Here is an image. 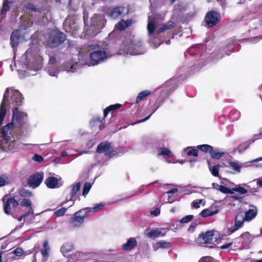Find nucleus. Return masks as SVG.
Returning <instances> with one entry per match:
<instances>
[{"label":"nucleus","instance_id":"1","mask_svg":"<svg viewBox=\"0 0 262 262\" xmlns=\"http://www.w3.org/2000/svg\"><path fill=\"white\" fill-rule=\"evenodd\" d=\"M29 127L27 114L19 108H15L12 111L11 122L0 130V148L6 151L17 148V145L14 139V133H23L27 131Z\"/></svg>","mask_w":262,"mask_h":262},{"label":"nucleus","instance_id":"2","mask_svg":"<svg viewBox=\"0 0 262 262\" xmlns=\"http://www.w3.org/2000/svg\"><path fill=\"white\" fill-rule=\"evenodd\" d=\"M163 21V18L158 14H152L148 16L147 30L149 36V42L154 48H158L163 41H161L159 38V34L168 29L173 28L175 23L171 21H169L167 24H164L163 26L158 29L157 32H155V30Z\"/></svg>","mask_w":262,"mask_h":262},{"label":"nucleus","instance_id":"3","mask_svg":"<svg viewBox=\"0 0 262 262\" xmlns=\"http://www.w3.org/2000/svg\"><path fill=\"white\" fill-rule=\"evenodd\" d=\"M23 99V96L18 90L12 88L7 89L0 106V126L6 114L7 107L12 109V111L15 108H19Z\"/></svg>","mask_w":262,"mask_h":262},{"label":"nucleus","instance_id":"4","mask_svg":"<svg viewBox=\"0 0 262 262\" xmlns=\"http://www.w3.org/2000/svg\"><path fill=\"white\" fill-rule=\"evenodd\" d=\"M43 58L38 54H32L31 50H28L22 56L19 62L14 66L18 68L19 71H33L36 72L42 68Z\"/></svg>","mask_w":262,"mask_h":262},{"label":"nucleus","instance_id":"5","mask_svg":"<svg viewBox=\"0 0 262 262\" xmlns=\"http://www.w3.org/2000/svg\"><path fill=\"white\" fill-rule=\"evenodd\" d=\"M111 56L112 54L105 49H98L91 52L89 58L86 55H81L80 62L82 66H94Z\"/></svg>","mask_w":262,"mask_h":262},{"label":"nucleus","instance_id":"6","mask_svg":"<svg viewBox=\"0 0 262 262\" xmlns=\"http://www.w3.org/2000/svg\"><path fill=\"white\" fill-rule=\"evenodd\" d=\"M66 38V36L62 32L54 30L50 33L48 43L51 48L56 47L62 43Z\"/></svg>","mask_w":262,"mask_h":262},{"label":"nucleus","instance_id":"7","mask_svg":"<svg viewBox=\"0 0 262 262\" xmlns=\"http://www.w3.org/2000/svg\"><path fill=\"white\" fill-rule=\"evenodd\" d=\"M89 209L84 208L75 212L71 219L70 225L74 227L81 226L84 222V218L88 216Z\"/></svg>","mask_w":262,"mask_h":262},{"label":"nucleus","instance_id":"8","mask_svg":"<svg viewBox=\"0 0 262 262\" xmlns=\"http://www.w3.org/2000/svg\"><path fill=\"white\" fill-rule=\"evenodd\" d=\"M127 52L130 55H137L144 53L145 50L140 40H134L128 45Z\"/></svg>","mask_w":262,"mask_h":262},{"label":"nucleus","instance_id":"9","mask_svg":"<svg viewBox=\"0 0 262 262\" xmlns=\"http://www.w3.org/2000/svg\"><path fill=\"white\" fill-rule=\"evenodd\" d=\"M105 23V20L103 15L95 14L91 18L90 26L92 31L95 30L94 34H96L104 27Z\"/></svg>","mask_w":262,"mask_h":262},{"label":"nucleus","instance_id":"10","mask_svg":"<svg viewBox=\"0 0 262 262\" xmlns=\"http://www.w3.org/2000/svg\"><path fill=\"white\" fill-rule=\"evenodd\" d=\"M213 231H207L205 233H201L196 239V242L198 245L203 246L205 244H212L214 241H216V237Z\"/></svg>","mask_w":262,"mask_h":262},{"label":"nucleus","instance_id":"11","mask_svg":"<svg viewBox=\"0 0 262 262\" xmlns=\"http://www.w3.org/2000/svg\"><path fill=\"white\" fill-rule=\"evenodd\" d=\"M221 20L220 14L215 11H210L207 13L205 17L206 26L208 28L216 25Z\"/></svg>","mask_w":262,"mask_h":262},{"label":"nucleus","instance_id":"12","mask_svg":"<svg viewBox=\"0 0 262 262\" xmlns=\"http://www.w3.org/2000/svg\"><path fill=\"white\" fill-rule=\"evenodd\" d=\"M128 13V9L122 6L116 7L112 9L109 12L108 15L112 19H116L119 17H123Z\"/></svg>","mask_w":262,"mask_h":262},{"label":"nucleus","instance_id":"13","mask_svg":"<svg viewBox=\"0 0 262 262\" xmlns=\"http://www.w3.org/2000/svg\"><path fill=\"white\" fill-rule=\"evenodd\" d=\"M246 221L243 213L238 212L234 218V224L228 229L230 233H233L243 226L244 222Z\"/></svg>","mask_w":262,"mask_h":262},{"label":"nucleus","instance_id":"14","mask_svg":"<svg viewBox=\"0 0 262 262\" xmlns=\"http://www.w3.org/2000/svg\"><path fill=\"white\" fill-rule=\"evenodd\" d=\"M43 177V173H36L31 176L29 179V185L34 188L37 187L41 183Z\"/></svg>","mask_w":262,"mask_h":262},{"label":"nucleus","instance_id":"15","mask_svg":"<svg viewBox=\"0 0 262 262\" xmlns=\"http://www.w3.org/2000/svg\"><path fill=\"white\" fill-rule=\"evenodd\" d=\"M80 55L79 57V62L73 63L72 62H65L62 64V68L63 70L67 71L68 73H74L76 72L81 67L82 65L80 62Z\"/></svg>","mask_w":262,"mask_h":262},{"label":"nucleus","instance_id":"16","mask_svg":"<svg viewBox=\"0 0 262 262\" xmlns=\"http://www.w3.org/2000/svg\"><path fill=\"white\" fill-rule=\"evenodd\" d=\"M61 178H58L53 176H49L45 181V183L48 188L51 189L59 188L62 184L59 183Z\"/></svg>","mask_w":262,"mask_h":262},{"label":"nucleus","instance_id":"17","mask_svg":"<svg viewBox=\"0 0 262 262\" xmlns=\"http://www.w3.org/2000/svg\"><path fill=\"white\" fill-rule=\"evenodd\" d=\"M20 38V34L19 30L14 31L11 35L10 37V45L13 48L14 56L13 59L15 58V53L16 52V47L19 43V41Z\"/></svg>","mask_w":262,"mask_h":262},{"label":"nucleus","instance_id":"18","mask_svg":"<svg viewBox=\"0 0 262 262\" xmlns=\"http://www.w3.org/2000/svg\"><path fill=\"white\" fill-rule=\"evenodd\" d=\"M81 187V184L80 182H77L72 186V188L71 190V192L70 193L69 196H67L66 201L62 202L60 204V206L63 205L66 202H69V201H72V204L70 206V207L72 206L74 204V200H73V197L75 196L76 193L80 190Z\"/></svg>","mask_w":262,"mask_h":262},{"label":"nucleus","instance_id":"19","mask_svg":"<svg viewBox=\"0 0 262 262\" xmlns=\"http://www.w3.org/2000/svg\"><path fill=\"white\" fill-rule=\"evenodd\" d=\"M167 230L165 228H161L160 229H156L152 230L149 232H147V236L149 238H155L159 236H164Z\"/></svg>","mask_w":262,"mask_h":262},{"label":"nucleus","instance_id":"20","mask_svg":"<svg viewBox=\"0 0 262 262\" xmlns=\"http://www.w3.org/2000/svg\"><path fill=\"white\" fill-rule=\"evenodd\" d=\"M137 244L136 239L135 237H130L125 244L121 246V248L124 251H130L136 247Z\"/></svg>","mask_w":262,"mask_h":262},{"label":"nucleus","instance_id":"21","mask_svg":"<svg viewBox=\"0 0 262 262\" xmlns=\"http://www.w3.org/2000/svg\"><path fill=\"white\" fill-rule=\"evenodd\" d=\"M257 214V208L254 206H250V208L245 212V220L250 221L255 218Z\"/></svg>","mask_w":262,"mask_h":262},{"label":"nucleus","instance_id":"22","mask_svg":"<svg viewBox=\"0 0 262 262\" xmlns=\"http://www.w3.org/2000/svg\"><path fill=\"white\" fill-rule=\"evenodd\" d=\"M239 239L241 240V242L243 244V247L248 248L249 245L252 241V237L249 232H245L241 235Z\"/></svg>","mask_w":262,"mask_h":262},{"label":"nucleus","instance_id":"23","mask_svg":"<svg viewBox=\"0 0 262 262\" xmlns=\"http://www.w3.org/2000/svg\"><path fill=\"white\" fill-rule=\"evenodd\" d=\"M111 148V143L107 142H101L97 147V152L103 153L108 152Z\"/></svg>","mask_w":262,"mask_h":262},{"label":"nucleus","instance_id":"24","mask_svg":"<svg viewBox=\"0 0 262 262\" xmlns=\"http://www.w3.org/2000/svg\"><path fill=\"white\" fill-rule=\"evenodd\" d=\"M50 250L48 242L45 241L43 243V248L41 250L43 261H45L47 260L49 255Z\"/></svg>","mask_w":262,"mask_h":262},{"label":"nucleus","instance_id":"25","mask_svg":"<svg viewBox=\"0 0 262 262\" xmlns=\"http://www.w3.org/2000/svg\"><path fill=\"white\" fill-rule=\"evenodd\" d=\"M171 243L168 242L161 241L157 243L153 246L154 251H157L159 248L168 249L171 247Z\"/></svg>","mask_w":262,"mask_h":262},{"label":"nucleus","instance_id":"26","mask_svg":"<svg viewBox=\"0 0 262 262\" xmlns=\"http://www.w3.org/2000/svg\"><path fill=\"white\" fill-rule=\"evenodd\" d=\"M73 248V245L70 243H65L61 247L60 251L64 256H68L69 253Z\"/></svg>","mask_w":262,"mask_h":262},{"label":"nucleus","instance_id":"27","mask_svg":"<svg viewBox=\"0 0 262 262\" xmlns=\"http://www.w3.org/2000/svg\"><path fill=\"white\" fill-rule=\"evenodd\" d=\"M132 24L130 20H121L115 25V28L119 31H123Z\"/></svg>","mask_w":262,"mask_h":262},{"label":"nucleus","instance_id":"28","mask_svg":"<svg viewBox=\"0 0 262 262\" xmlns=\"http://www.w3.org/2000/svg\"><path fill=\"white\" fill-rule=\"evenodd\" d=\"M219 212L218 209H215L213 211L210 210L209 209L207 208L203 210L199 214L203 217H207L211 216L217 214Z\"/></svg>","mask_w":262,"mask_h":262},{"label":"nucleus","instance_id":"29","mask_svg":"<svg viewBox=\"0 0 262 262\" xmlns=\"http://www.w3.org/2000/svg\"><path fill=\"white\" fill-rule=\"evenodd\" d=\"M210 154L212 158L219 159L223 156L224 152L218 148L213 149L212 147V149L211 150Z\"/></svg>","mask_w":262,"mask_h":262},{"label":"nucleus","instance_id":"30","mask_svg":"<svg viewBox=\"0 0 262 262\" xmlns=\"http://www.w3.org/2000/svg\"><path fill=\"white\" fill-rule=\"evenodd\" d=\"M91 125L92 127L98 126L99 130L103 129L104 127V123L102 122V120L98 118H94L91 121Z\"/></svg>","mask_w":262,"mask_h":262},{"label":"nucleus","instance_id":"31","mask_svg":"<svg viewBox=\"0 0 262 262\" xmlns=\"http://www.w3.org/2000/svg\"><path fill=\"white\" fill-rule=\"evenodd\" d=\"M166 156L169 157H172L173 155L171 151L165 147H160L158 148L157 156Z\"/></svg>","mask_w":262,"mask_h":262},{"label":"nucleus","instance_id":"32","mask_svg":"<svg viewBox=\"0 0 262 262\" xmlns=\"http://www.w3.org/2000/svg\"><path fill=\"white\" fill-rule=\"evenodd\" d=\"M47 71L50 76L56 77H57V75L59 73V70L58 68L55 66H53L52 67H47Z\"/></svg>","mask_w":262,"mask_h":262},{"label":"nucleus","instance_id":"33","mask_svg":"<svg viewBox=\"0 0 262 262\" xmlns=\"http://www.w3.org/2000/svg\"><path fill=\"white\" fill-rule=\"evenodd\" d=\"M151 92L148 90H145L139 93L137 97L136 103H139L141 100L144 99L146 97L150 94Z\"/></svg>","mask_w":262,"mask_h":262},{"label":"nucleus","instance_id":"34","mask_svg":"<svg viewBox=\"0 0 262 262\" xmlns=\"http://www.w3.org/2000/svg\"><path fill=\"white\" fill-rule=\"evenodd\" d=\"M25 7L27 10H28L31 12H41V10L39 8H37L34 4L32 3H28L25 5Z\"/></svg>","mask_w":262,"mask_h":262},{"label":"nucleus","instance_id":"35","mask_svg":"<svg viewBox=\"0 0 262 262\" xmlns=\"http://www.w3.org/2000/svg\"><path fill=\"white\" fill-rule=\"evenodd\" d=\"M215 185H216L217 187H219V190L221 192H222L224 193H225V194H227V193L233 194V191L232 190V189H229L223 185H219V184H217L216 183H213L212 186H214Z\"/></svg>","mask_w":262,"mask_h":262},{"label":"nucleus","instance_id":"36","mask_svg":"<svg viewBox=\"0 0 262 262\" xmlns=\"http://www.w3.org/2000/svg\"><path fill=\"white\" fill-rule=\"evenodd\" d=\"M229 164L234 170L238 172L241 171V169L243 167V164L238 163L237 161L230 162Z\"/></svg>","mask_w":262,"mask_h":262},{"label":"nucleus","instance_id":"37","mask_svg":"<svg viewBox=\"0 0 262 262\" xmlns=\"http://www.w3.org/2000/svg\"><path fill=\"white\" fill-rule=\"evenodd\" d=\"M120 107H121V104H115L111 105L107 107L104 110V112H103L104 116L106 117L110 112H111V111L115 110Z\"/></svg>","mask_w":262,"mask_h":262},{"label":"nucleus","instance_id":"38","mask_svg":"<svg viewBox=\"0 0 262 262\" xmlns=\"http://www.w3.org/2000/svg\"><path fill=\"white\" fill-rule=\"evenodd\" d=\"M198 149L205 152L210 153L212 149V146L208 144H203L198 145Z\"/></svg>","mask_w":262,"mask_h":262},{"label":"nucleus","instance_id":"39","mask_svg":"<svg viewBox=\"0 0 262 262\" xmlns=\"http://www.w3.org/2000/svg\"><path fill=\"white\" fill-rule=\"evenodd\" d=\"M12 2L9 0H5L3 3V8L1 11V14H5L10 9V5L12 4Z\"/></svg>","mask_w":262,"mask_h":262},{"label":"nucleus","instance_id":"40","mask_svg":"<svg viewBox=\"0 0 262 262\" xmlns=\"http://www.w3.org/2000/svg\"><path fill=\"white\" fill-rule=\"evenodd\" d=\"M220 165H215L213 167H211L209 165V170L211 174L214 177H219V169L220 168Z\"/></svg>","mask_w":262,"mask_h":262},{"label":"nucleus","instance_id":"41","mask_svg":"<svg viewBox=\"0 0 262 262\" xmlns=\"http://www.w3.org/2000/svg\"><path fill=\"white\" fill-rule=\"evenodd\" d=\"M92 187V184L91 183L86 182L84 184L83 188V192L82 194L84 196H86L88 193H89V191L90 190L91 188Z\"/></svg>","mask_w":262,"mask_h":262},{"label":"nucleus","instance_id":"42","mask_svg":"<svg viewBox=\"0 0 262 262\" xmlns=\"http://www.w3.org/2000/svg\"><path fill=\"white\" fill-rule=\"evenodd\" d=\"M19 195L22 197H29L32 195V193L31 191L25 189H21L19 191Z\"/></svg>","mask_w":262,"mask_h":262},{"label":"nucleus","instance_id":"43","mask_svg":"<svg viewBox=\"0 0 262 262\" xmlns=\"http://www.w3.org/2000/svg\"><path fill=\"white\" fill-rule=\"evenodd\" d=\"M104 206V204L100 203L96 204L93 207L88 208L89 209L90 212H97L100 210H101Z\"/></svg>","mask_w":262,"mask_h":262},{"label":"nucleus","instance_id":"44","mask_svg":"<svg viewBox=\"0 0 262 262\" xmlns=\"http://www.w3.org/2000/svg\"><path fill=\"white\" fill-rule=\"evenodd\" d=\"M232 190L233 191V193L234 192H237L241 194H244L247 192V190L244 187L241 186H238L234 188H232Z\"/></svg>","mask_w":262,"mask_h":262},{"label":"nucleus","instance_id":"45","mask_svg":"<svg viewBox=\"0 0 262 262\" xmlns=\"http://www.w3.org/2000/svg\"><path fill=\"white\" fill-rule=\"evenodd\" d=\"M9 183V180L7 177L6 176H0V187H2Z\"/></svg>","mask_w":262,"mask_h":262},{"label":"nucleus","instance_id":"46","mask_svg":"<svg viewBox=\"0 0 262 262\" xmlns=\"http://www.w3.org/2000/svg\"><path fill=\"white\" fill-rule=\"evenodd\" d=\"M11 204L9 203L8 200H7V201L4 203V210L6 214H9L10 211H11V207H10Z\"/></svg>","mask_w":262,"mask_h":262},{"label":"nucleus","instance_id":"47","mask_svg":"<svg viewBox=\"0 0 262 262\" xmlns=\"http://www.w3.org/2000/svg\"><path fill=\"white\" fill-rule=\"evenodd\" d=\"M21 206L23 207H27L29 208V209L32 208L31 201L26 199H24L20 202Z\"/></svg>","mask_w":262,"mask_h":262},{"label":"nucleus","instance_id":"48","mask_svg":"<svg viewBox=\"0 0 262 262\" xmlns=\"http://www.w3.org/2000/svg\"><path fill=\"white\" fill-rule=\"evenodd\" d=\"M193 218V215H188L183 217L180 223L182 224H185L190 222L192 219Z\"/></svg>","mask_w":262,"mask_h":262},{"label":"nucleus","instance_id":"49","mask_svg":"<svg viewBox=\"0 0 262 262\" xmlns=\"http://www.w3.org/2000/svg\"><path fill=\"white\" fill-rule=\"evenodd\" d=\"M67 210V208H60L54 212L55 215L57 216H61L64 214L66 211Z\"/></svg>","mask_w":262,"mask_h":262},{"label":"nucleus","instance_id":"50","mask_svg":"<svg viewBox=\"0 0 262 262\" xmlns=\"http://www.w3.org/2000/svg\"><path fill=\"white\" fill-rule=\"evenodd\" d=\"M159 107V106H158V105L156 106L155 108L153 110L152 113L149 115H148V116L145 117L144 118H143L141 120L137 121V122L136 123L143 122H144V121L147 120L150 117L151 115L158 109Z\"/></svg>","mask_w":262,"mask_h":262},{"label":"nucleus","instance_id":"51","mask_svg":"<svg viewBox=\"0 0 262 262\" xmlns=\"http://www.w3.org/2000/svg\"><path fill=\"white\" fill-rule=\"evenodd\" d=\"M254 142V140H253L252 141L246 142L243 144L240 145V146L238 147L239 151L241 152L242 150H245L247 147H248V146H249L250 143H251L252 142Z\"/></svg>","mask_w":262,"mask_h":262},{"label":"nucleus","instance_id":"52","mask_svg":"<svg viewBox=\"0 0 262 262\" xmlns=\"http://www.w3.org/2000/svg\"><path fill=\"white\" fill-rule=\"evenodd\" d=\"M56 62V59L54 56H50L48 67H52L53 66H54V64H55Z\"/></svg>","mask_w":262,"mask_h":262},{"label":"nucleus","instance_id":"53","mask_svg":"<svg viewBox=\"0 0 262 262\" xmlns=\"http://www.w3.org/2000/svg\"><path fill=\"white\" fill-rule=\"evenodd\" d=\"M33 214V209L32 208H31L30 209H29V210L26 213H25L24 215H21L18 219V221H21L23 219L25 218L26 216H27L28 215H30V214Z\"/></svg>","mask_w":262,"mask_h":262},{"label":"nucleus","instance_id":"54","mask_svg":"<svg viewBox=\"0 0 262 262\" xmlns=\"http://www.w3.org/2000/svg\"><path fill=\"white\" fill-rule=\"evenodd\" d=\"M187 155L189 156L196 157L198 155V150L197 149L192 148L187 151Z\"/></svg>","mask_w":262,"mask_h":262},{"label":"nucleus","instance_id":"55","mask_svg":"<svg viewBox=\"0 0 262 262\" xmlns=\"http://www.w3.org/2000/svg\"><path fill=\"white\" fill-rule=\"evenodd\" d=\"M9 203L12 205L13 207H17L19 203L17 201H16L14 198H10L8 199Z\"/></svg>","mask_w":262,"mask_h":262},{"label":"nucleus","instance_id":"56","mask_svg":"<svg viewBox=\"0 0 262 262\" xmlns=\"http://www.w3.org/2000/svg\"><path fill=\"white\" fill-rule=\"evenodd\" d=\"M203 203V200L200 199L199 200L193 201L192 203V206L195 208H199L200 207V204Z\"/></svg>","mask_w":262,"mask_h":262},{"label":"nucleus","instance_id":"57","mask_svg":"<svg viewBox=\"0 0 262 262\" xmlns=\"http://www.w3.org/2000/svg\"><path fill=\"white\" fill-rule=\"evenodd\" d=\"M12 253L15 254L17 256H20L23 254V250L20 248H17L13 250Z\"/></svg>","mask_w":262,"mask_h":262},{"label":"nucleus","instance_id":"58","mask_svg":"<svg viewBox=\"0 0 262 262\" xmlns=\"http://www.w3.org/2000/svg\"><path fill=\"white\" fill-rule=\"evenodd\" d=\"M199 262H213V258L211 257H204L200 259Z\"/></svg>","mask_w":262,"mask_h":262},{"label":"nucleus","instance_id":"59","mask_svg":"<svg viewBox=\"0 0 262 262\" xmlns=\"http://www.w3.org/2000/svg\"><path fill=\"white\" fill-rule=\"evenodd\" d=\"M33 159L34 161H37L39 162H41L43 161V159L42 156L37 155V154H36L34 156Z\"/></svg>","mask_w":262,"mask_h":262},{"label":"nucleus","instance_id":"60","mask_svg":"<svg viewBox=\"0 0 262 262\" xmlns=\"http://www.w3.org/2000/svg\"><path fill=\"white\" fill-rule=\"evenodd\" d=\"M150 214L154 216H158L160 214V210L158 208H156L154 210L150 211Z\"/></svg>","mask_w":262,"mask_h":262},{"label":"nucleus","instance_id":"61","mask_svg":"<svg viewBox=\"0 0 262 262\" xmlns=\"http://www.w3.org/2000/svg\"><path fill=\"white\" fill-rule=\"evenodd\" d=\"M95 139H92L90 140L88 143H87V146L89 148H92L95 144Z\"/></svg>","mask_w":262,"mask_h":262},{"label":"nucleus","instance_id":"62","mask_svg":"<svg viewBox=\"0 0 262 262\" xmlns=\"http://www.w3.org/2000/svg\"><path fill=\"white\" fill-rule=\"evenodd\" d=\"M178 191V190L177 188H173V189H172L168 191L167 192H166L165 193V194H172V193H175L177 192Z\"/></svg>","mask_w":262,"mask_h":262},{"label":"nucleus","instance_id":"63","mask_svg":"<svg viewBox=\"0 0 262 262\" xmlns=\"http://www.w3.org/2000/svg\"><path fill=\"white\" fill-rule=\"evenodd\" d=\"M232 244V243H228L227 244H224L221 247V248L222 249H227L228 248H229L231 245Z\"/></svg>","mask_w":262,"mask_h":262},{"label":"nucleus","instance_id":"64","mask_svg":"<svg viewBox=\"0 0 262 262\" xmlns=\"http://www.w3.org/2000/svg\"><path fill=\"white\" fill-rule=\"evenodd\" d=\"M167 195H168V198L166 203H172L175 200V199L171 198L169 194Z\"/></svg>","mask_w":262,"mask_h":262}]
</instances>
